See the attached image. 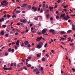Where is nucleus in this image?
<instances>
[{"mask_svg":"<svg viewBox=\"0 0 75 75\" xmlns=\"http://www.w3.org/2000/svg\"><path fill=\"white\" fill-rule=\"evenodd\" d=\"M1 4L2 6L4 5V6H6L8 4V3L6 1L4 0L1 2Z\"/></svg>","mask_w":75,"mask_h":75,"instance_id":"f257e3e1","label":"nucleus"},{"mask_svg":"<svg viewBox=\"0 0 75 75\" xmlns=\"http://www.w3.org/2000/svg\"><path fill=\"white\" fill-rule=\"evenodd\" d=\"M20 21L21 22L23 23L24 24H25L27 21V20L26 19H21L20 20Z\"/></svg>","mask_w":75,"mask_h":75,"instance_id":"f03ea898","label":"nucleus"},{"mask_svg":"<svg viewBox=\"0 0 75 75\" xmlns=\"http://www.w3.org/2000/svg\"><path fill=\"white\" fill-rule=\"evenodd\" d=\"M42 36H41L40 38H39V37H38L36 40L37 42H39L41 41V39H42Z\"/></svg>","mask_w":75,"mask_h":75,"instance_id":"7ed1b4c3","label":"nucleus"},{"mask_svg":"<svg viewBox=\"0 0 75 75\" xmlns=\"http://www.w3.org/2000/svg\"><path fill=\"white\" fill-rule=\"evenodd\" d=\"M47 31V29H43L42 31V34H44L46 33V32Z\"/></svg>","mask_w":75,"mask_h":75,"instance_id":"20e7f679","label":"nucleus"},{"mask_svg":"<svg viewBox=\"0 0 75 75\" xmlns=\"http://www.w3.org/2000/svg\"><path fill=\"white\" fill-rule=\"evenodd\" d=\"M38 8L36 7H35V6H33L32 8V9H34L33 11L34 12H36L38 10Z\"/></svg>","mask_w":75,"mask_h":75,"instance_id":"39448f33","label":"nucleus"},{"mask_svg":"<svg viewBox=\"0 0 75 75\" xmlns=\"http://www.w3.org/2000/svg\"><path fill=\"white\" fill-rule=\"evenodd\" d=\"M50 32L51 33H52L53 35H54L55 34V30H54L51 29L50 30Z\"/></svg>","mask_w":75,"mask_h":75,"instance_id":"423d86ee","label":"nucleus"},{"mask_svg":"<svg viewBox=\"0 0 75 75\" xmlns=\"http://www.w3.org/2000/svg\"><path fill=\"white\" fill-rule=\"evenodd\" d=\"M29 43V42L28 41H25L24 42V44L25 45H27Z\"/></svg>","mask_w":75,"mask_h":75,"instance_id":"0eeeda50","label":"nucleus"},{"mask_svg":"<svg viewBox=\"0 0 75 75\" xmlns=\"http://www.w3.org/2000/svg\"><path fill=\"white\" fill-rule=\"evenodd\" d=\"M37 48L38 49H40L42 48V47L39 44H38L37 45Z\"/></svg>","mask_w":75,"mask_h":75,"instance_id":"6e6552de","label":"nucleus"},{"mask_svg":"<svg viewBox=\"0 0 75 75\" xmlns=\"http://www.w3.org/2000/svg\"><path fill=\"white\" fill-rule=\"evenodd\" d=\"M21 46L22 47H27L26 46H25V45H24V43H22V44L21 45Z\"/></svg>","mask_w":75,"mask_h":75,"instance_id":"1a4fd4ad","label":"nucleus"},{"mask_svg":"<svg viewBox=\"0 0 75 75\" xmlns=\"http://www.w3.org/2000/svg\"><path fill=\"white\" fill-rule=\"evenodd\" d=\"M42 47L43 46V43L42 42H40L39 44Z\"/></svg>","mask_w":75,"mask_h":75,"instance_id":"9d476101","label":"nucleus"},{"mask_svg":"<svg viewBox=\"0 0 75 75\" xmlns=\"http://www.w3.org/2000/svg\"><path fill=\"white\" fill-rule=\"evenodd\" d=\"M38 68H36V69H34L33 70V71L34 72H36L38 71Z\"/></svg>","mask_w":75,"mask_h":75,"instance_id":"9b49d317","label":"nucleus"},{"mask_svg":"<svg viewBox=\"0 0 75 75\" xmlns=\"http://www.w3.org/2000/svg\"><path fill=\"white\" fill-rule=\"evenodd\" d=\"M19 40H17L16 42V45H19Z\"/></svg>","mask_w":75,"mask_h":75,"instance_id":"f8f14e48","label":"nucleus"},{"mask_svg":"<svg viewBox=\"0 0 75 75\" xmlns=\"http://www.w3.org/2000/svg\"><path fill=\"white\" fill-rule=\"evenodd\" d=\"M65 15V13L63 15V14H62L60 16L61 18H62V17H64Z\"/></svg>","mask_w":75,"mask_h":75,"instance_id":"ddd939ff","label":"nucleus"},{"mask_svg":"<svg viewBox=\"0 0 75 75\" xmlns=\"http://www.w3.org/2000/svg\"><path fill=\"white\" fill-rule=\"evenodd\" d=\"M1 34L2 35H4V32L3 31H2L1 32Z\"/></svg>","mask_w":75,"mask_h":75,"instance_id":"4468645a","label":"nucleus"},{"mask_svg":"<svg viewBox=\"0 0 75 75\" xmlns=\"http://www.w3.org/2000/svg\"><path fill=\"white\" fill-rule=\"evenodd\" d=\"M7 18H10V17H11V16L10 15L8 14L7 15Z\"/></svg>","mask_w":75,"mask_h":75,"instance_id":"2eb2a0df","label":"nucleus"},{"mask_svg":"<svg viewBox=\"0 0 75 75\" xmlns=\"http://www.w3.org/2000/svg\"><path fill=\"white\" fill-rule=\"evenodd\" d=\"M65 33H66V32H65L64 31H62L61 32V33L62 34H65Z\"/></svg>","mask_w":75,"mask_h":75,"instance_id":"dca6fc26","label":"nucleus"},{"mask_svg":"<svg viewBox=\"0 0 75 75\" xmlns=\"http://www.w3.org/2000/svg\"><path fill=\"white\" fill-rule=\"evenodd\" d=\"M71 32H72V30H69L68 31H67V33H70Z\"/></svg>","mask_w":75,"mask_h":75,"instance_id":"f3484780","label":"nucleus"},{"mask_svg":"<svg viewBox=\"0 0 75 75\" xmlns=\"http://www.w3.org/2000/svg\"><path fill=\"white\" fill-rule=\"evenodd\" d=\"M49 8L50 9L51 11L52 9L53 8V7H51L50 6L49 7Z\"/></svg>","mask_w":75,"mask_h":75,"instance_id":"a211bd4d","label":"nucleus"},{"mask_svg":"<svg viewBox=\"0 0 75 75\" xmlns=\"http://www.w3.org/2000/svg\"><path fill=\"white\" fill-rule=\"evenodd\" d=\"M38 34L39 35H42V33L39 32L38 33Z\"/></svg>","mask_w":75,"mask_h":75,"instance_id":"6ab92c4d","label":"nucleus"},{"mask_svg":"<svg viewBox=\"0 0 75 75\" xmlns=\"http://www.w3.org/2000/svg\"><path fill=\"white\" fill-rule=\"evenodd\" d=\"M31 6L30 5H29L28 6V9H30L31 8Z\"/></svg>","mask_w":75,"mask_h":75,"instance_id":"aec40b11","label":"nucleus"},{"mask_svg":"<svg viewBox=\"0 0 75 75\" xmlns=\"http://www.w3.org/2000/svg\"><path fill=\"white\" fill-rule=\"evenodd\" d=\"M28 47L29 48H30V47H31V45L30 44H28Z\"/></svg>","mask_w":75,"mask_h":75,"instance_id":"412c9836","label":"nucleus"},{"mask_svg":"<svg viewBox=\"0 0 75 75\" xmlns=\"http://www.w3.org/2000/svg\"><path fill=\"white\" fill-rule=\"evenodd\" d=\"M40 71H38L36 73V74L37 75L39 74H40Z\"/></svg>","mask_w":75,"mask_h":75,"instance_id":"4be33fe9","label":"nucleus"},{"mask_svg":"<svg viewBox=\"0 0 75 75\" xmlns=\"http://www.w3.org/2000/svg\"><path fill=\"white\" fill-rule=\"evenodd\" d=\"M27 66L28 67H31V65H30V64H28L27 65Z\"/></svg>","mask_w":75,"mask_h":75,"instance_id":"5701e85b","label":"nucleus"},{"mask_svg":"<svg viewBox=\"0 0 75 75\" xmlns=\"http://www.w3.org/2000/svg\"><path fill=\"white\" fill-rule=\"evenodd\" d=\"M11 51V48H9L8 49V51L10 52Z\"/></svg>","mask_w":75,"mask_h":75,"instance_id":"b1692460","label":"nucleus"},{"mask_svg":"<svg viewBox=\"0 0 75 75\" xmlns=\"http://www.w3.org/2000/svg\"><path fill=\"white\" fill-rule=\"evenodd\" d=\"M44 69L43 68V67H41L40 68V70L41 71H43V70Z\"/></svg>","mask_w":75,"mask_h":75,"instance_id":"393cba45","label":"nucleus"},{"mask_svg":"<svg viewBox=\"0 0 75 75\" xmlns=\"http://www.w3.org/2000/svg\"><path fill=\"white\" fill-rule=\"evenodd\" d=\"M45 4H44L42 6V7L43 8H45Z\"/></svg>","mask_w":75,"mask_h":75,"instance_id":"a878e982","label":"nucleus"},{"mask_svg":"<svg viewBox=\"0 0 75 75\" xmlns=\"http://www.w3.org/2000/svg\"><path fill=\"white\" fill-rule=\"evenodd\" d=\"M68 39L69 40H68V41L69 42L70 41V40L71 39V38H68Z\"/></svg>","mask_w":75,"mask_h":75,"instance_id":"bb28decb","label":"nucleus"},{"mask_svg":"<svg viewBox=\"0 0 75 75\" xmlns=\"http://www.w3.org/2000/svg\"><path fill=\"white\" fill-rule=\"evenodd\" d=\"M16 13H20V11L18 10L16 11Z\"/></svg>","mask_w":75,"mask_h":75,"instance_id":"cd10ccee","label":"nucleus"},{"mask_svg":"<svg viewBox=\"0 0 75 75\" xmlns=\"http://www.w3.org/2000/svg\"><path fill=\"white\" fill-rule=\"evenodd\" d=\"M8 53L7 52H6L5 54V55L6 56H7V55H8Z\"/></svg>","mask_w":75,"mask_h":75,"instance_id":"c85d7f7f","label":"nucleus"},{"mask_svg":"<svg viewBox=\"0 0 75 75\" xmlns=\"http://www.w3.org/2000/svg\"><path fill=\"white\" fill-rule=\"evenodd\" d=\"M40 13H42L43 12V11L42 10V9L41 8L40 10Z\"/></svg>","mask_w":75,"mask_h":75,"instance_id":"c756f323","label":"nucleus"},{"mask_svg":"<svg viewBox=\"0 0 75 75\" xmlns=\"http://www.w3.org/2000/svg\"><path fill=\"white\" fill-rule=\"evenodd\" d=\"M23 5L24 7L27 6H28V4H23Z\"/></svg>","mask_w":75,"mask_h":75,"instance_id":"7c9ffc66","label":"nucleus"},{"mask_svg":"<svg viewBox=\"0 0 75 75\" xmlns=\"http://www.w3.org/2000/svg\"><path fill=\"white\" fill-rule=\"evenodd\" d=\"M21 67V64H18V65L17 66V67Z\"/></svg>","mask_w":75,"mask_h":75,"instance_id":"2f4dec72","label":"nucleus"},{"mask_svg":"<svg viewBox=\"0 0 75 75\" xmlns=\"http://www.w3.org/2000/svg\"><path fill=\"white\" fill-rule=\"evenodd\" d=\"M3 27L5 28L6 27V25H2Z\"/></svg>","mask_w":75,"mask_h":75,"instance_id":"473e14b6","label":"nucleus"},{"mask_svg":"<svg viewBox=\"0 0 75 75\" xmlns=\"http://www.w3.org/2000/svg\"><path fill=\"white\" fill-rule=\"evenodd\" d=\"M23 69H24L25 70H26L27 69V68L25 67H23Z\"/></svg>","mask_w":75,"mask_h":75,"instance_id":"72a5a7b5","label":"nucleus"},{"mask_svg":"<svg viewBox=\"0 0 75 75\" xmlns=\"http://www.w3.org/2000/svg\"><path fill=\"white\" fill-rule=\"evenodd\" d=\"M19 33L18 32H16L15 33V35H18Z\"/></svg>","mask_w":75,"mask_h":75,"instance_id":"f704fd0d","label":"nucleus"},{"mask_svg":"<svg viewBox=\"0 0 75 75\" xmlns=\"http://www.w3.org/2000/svg\"><path fill=\"white\" fill-rule=\"evenodd\" d=\"M15 18H16V16L15 15H13L12 16V18H15Z\"/></svg>","mask_w":75,"mask_h":75,"instance_id":"c9c22d12","label":"nucleus"},{"mask_svg":"<svg viewBox=\"0 0 75 75\" xmlns=\"http://www.w3.org/2000/svg\"><path fill=\"white\" fill-rule=\"evenodd\" d=\"M8 34H6V35H5V36L6 37H8Z\"/></svg>","mask_w":75,"mask_h":75,"instance_id":"e433bc0d","label":"nucleus"},{"mask_svg":"<svg viewBox=\"0 0 75 75\" xmlns=\"http://www.w3.org/2000/svg\"><path fill=\"white\" fill-rule=\"evenodd\" d=\"M71 70H73L74 72H75V69L72 68Z\"/></svg>","mask_w":75,"mask_h":75,"instance_id":"4c0bfd02","label":"nucleus"},{"mask_svg":"<svg viewBox=\"0 0 75 75\" xmlns=\"http://www.w3.org/2000/svg\"><path fill=\"white\" fill-rule=\"evenodd\" d=\"M72 27H73V28H75V25L74 24H72Z\"/></svg>","mask_w":75,"mask_h":75,"instance_id":"58836bf2","label":"nucleus"},{"mask_svg":"<svg viewBox=\"0 0 75 75\" xmlns=\"http://www.w3.org/2000/svg\"><path fill=\"white\" fill-rule=\"evenodd\" d=\"M47 45V43H46L44 46L45 47H46Z\"/></svg>","mask_w":75,"mask_h":75,"instance_id":"ea45409f","label":"nucleus"},{"mask_svg":"<svg viewBox=\"0 0 75 75\" xmlns=\"http://www.w3.org/2000/svg\"><path fill=\"white\" fill-rule=\"evenodd\" d=\"M1 20H2V21H4L5 20L4 18H2Z\"/></svg>","mask_w":75,"mask_h":75,"instance_id":"a19ab883","label":"nucleus"},{"mask_svg":"<svg viewBox=\"0 0 75 75\" xmlns=\"http://www.w3.org/2000/svg\"><path fill=\"white\" fill-rule=\"evenodd\" d=\"M74 45V43H72V44H70V46H73V45Z\"/></svg>","mask_w":75,"mask_h":75,"instance_id":"79ce46f5","label":"nucleus"},{"mask_svg":"<svg viewBox=\"0 0 75 75\" xmlns=\"http://www.w3.org/2000/svg\"><path fill=\"white\" fill-rule=\"evenodd\" d=\"M20 25V23H17V25L19 26Z\"/></svg>","mask_w":75,"mask_h":75,"instance_id":"37998d69","label":"nucleus"},{"mask_svg":"<svg viewBox=\"0 0 75 75\" xmlns=\"http://www.w3.org/2000/svg\"><path fill=\"white\" fill-rule=\"evenodd\" d=\"M45 59L44 57L42 59V61H45Z\"/></svg>","mask_w":75,"mask_h":75,"instance_id":"c03bdc74","label":"nucleus"},{"mask_svg":"<svg viewBox=\"0 0 75 75\" xmlns=\"http://www.w3.org/2000/svg\"><path fill=\"white\" fill-rule=\"evenodd\" d=\"M37 57H40V55L39 54H38L37 55Z\"/></svg>","mask_w":75,"mask_h":75,"instance_id":"a18cd8bd","label":"nucleus"},{"mask_svg":"<svg viewBox=\"0 0 75 75\" xmlns=\"http://www.w3.org/2000/svg\"><path fill=\"white\" fill-rule=\"evenodd\" d=\"M14 49H12L11 50V52H14Z\"/></svg>","mask_w":75,"mask_h":75,"instance_id":"49530a36","label":"nucleus"},{"mask_svg":"<svg viewBox=\"0 0 75 75\" xmlns=\"http://www.w3.org/2000/svg\"><path fill=\"white\" fill-rule=\"evenodd\" d=\"M11 66L12 67H13V63H12L11 64Z\"/></svg>","mask_w":75,"mask_h":75,"instance_id":"de8ad7c7","label":"nucleus"},{"mask_svg":"<svg viewBox=\"0 0 75 75\" xmlns=\"http://www.w3.org/2000/svg\"><path fill=\"white\" fill-rule=\"evenodd\" d=\"M7 16V15L6 14H5V15H4L3 16L4 17V18H5V17H6Z\"/></svg>","mask_w":75,"mask_h":75,"instance_id":"09e8293b","label":"nucleus"},{"mask_svg":"<svg viewBox=\"0 0 75 75\" xmlns=\"http://www.w3.org/2000/svg\"><path fill=\"white\" fill-rule=\"evenodd\" d=\"M45 7L46 8H47L48 7V5L47 4L45 6Z\"/></svg>","mask_w":75,"mask_h":75,"instance_id":"8fccbe9b","label":"nucleus"},{"mask_svg":"<svg viewBox=\"0 0 75 75\" xmlns=\"http://www.w3.org/2000/svg\"><path fill=\"white\" fill-rule=\"evenodd\" d=\"M50 20L51 21H52L53 20V18L52 17H51L50 18Z\"/></svg>","mask_w":75,"mask_h":75,"instance_id":"3c124183","label":"nucleus"},{"mask_svg":"<svg viewBox=\"0 0 75 75\" xmlns=\"http://www.w3.org/2000/svg\"><path fill=\"white\" fill-rule=\"evenodd\" d=\"M42 40H44L45 41L46 40L45 39V38H42Z\"/></svg>","mask_w":75,"mask_h":75,"instance_id":"603ef678","label":"nucleus"},{"mask_svg":"<svg viewBox=\"0 0 75 75\" xmlns=\"http://www.w3.org/2000/svg\"><path fill=\"white\" fill-rule=\"evenodd\" d=\"M7 70H11V68H8Z\"/></svg>","mask_w":75,"mask_h":75,"instance_id":"864d4df0","label":"nucleus"},{"mask_svg":"<svg viewBox=\"0 0 75 75\" xmlns=\"http://www.w3.org/2000/svg\"><path fill=\"white\" fill-rule=\"evenodd\" d=\"M14 67H16V63H14Z\"/></svg>","mask_w":75,"mask_h":75,"instance_id":"5fc2aeb1","label":"nucleus"},{"mask_svg":"<svg viewBox=\"0 0 75 75\" xmlns=\"http://www.w3.org/2000/svg\"><path fill=\"white\" fill-rule=\"evenodd\" d=\"M65 3H63L62 4V6H64V5H65Z\"/></svg>","mask_w":75,"mask_h":75,"instance_id":"6e6d98bb","label":"nucleus"},{"mask_svg":"<svg viewBox=\"0 0 75 75\" xmlns=\"http://www.w3.org/2000/svg\"><path fill=\"white\" fill-rule=\"evenodd\" d=\"M47 18H48L49 17H50V15L49 14H48L47 15Z\"/></svg>","mask_w":75,"mask_h":75,"instance_id":"4d7b16f0","label":"nucleus"},{"mask_svg":"<svg viewBox=\"0 0 75 75\" xmlns=\"http://www.w3.org/2000/svg\"><path fill=\"white\" fill-rule=\"evenodd\" d=\"M29 31V30H25V32L26 33H28Z\"/></svg>","mask_w":75,"mask_h":75,"instance_id":"13d9d810","label":"nucleus"},{"mask_svg":"<svg viewBox=\"0 0 75 75\" xmlns=\"http://www.w3.org/2000/svg\"><path fill=\"white\" fill-rule=\"evenodd\" d=\"M2 11H3V10L2 9H1V10H0V14H1Z\"/></svg>","mask_w":75,"mask_h":75,"instance_id":"bf43d9fd","label":"nucleus"},{"mask_svg":"<svg viewBox=\"0 0 75 75\" xmlns=\"http://www.w3.org/2000/svg\"><path fill=\"white\" fill-rule=\"evenodd\" d=\"M57 5H56L54 7V8H55L57 7Z\"/></svg>","mask_w":75,"mask_h":75,"instance_id":"052dcab7","label":"nucleus"},{"mask_svg":"<svg viewBox=\"0 0 75 75\" xmlns=\"http://www.w3.org/2000/svg\"><path fill=\"white\" fill-rule=\"evenodd\" d=\"M41 9V8H38V11H40V9Z\"/></svg>","mask_w":75,"mask_h":75,"instance_id":"680f3d73","label":"nucleus"},{"mask_svg":"<svg viewBox=\"0 0 75 75\" xmlns=\"http://www.w3.org/2000/svg\"><path fill=\"white\" fill-rule=\"evenodd\" d=\"M68 6V5H67V6H64V8H65L67 7Z\"/></svg>","mask_w":75,"mask_h":75,"instance_id":"e2e57ef3","label":"nucleus"},{"mask_svg":"<svg viewBox=\"0 0 75 75\" xmlns=\"http://www.w3.org/2000/svg\"><path fill=\"white\" fill-rule=\"evenodd\" d=\"M46 56H47V58H48L49 57V55H48L47 54H46Z\"/></svg>","mask_w":75,"mask_h":75,"instance_id":"0e129e2a","label":"nucleus"},{"mask_svg":"<svg viewBox=\"0 0 75 75\" xmlns=\"http://www.w3.org/2000/svg\"><path fill=\"white\" fill-rule=\"evenodd\" d=\"M69 19V18H66L65 19V20L66 21H67Z\"/></svg>","mask_w":75,"mask_h":75,"instance_id":"69168bd1","label":"nucleus"},{"mask_svg":"<svg viewBox=\"0 0 75 75\" xmlns=\"http://www.w3.org/2000/svg\"><path fill=\"white\" fill-rule=\"evenodd\" d=\"M58 18H59V16H56V19H58Z\"/></svg>","mask_w":75,"mask_h":75,"instance_id":"338daca9","label":"nucleus"},{"mask_svg":"<svg viewBox=\"0 0 75 75\" xmlns=\"http://www.w3.org/2000/svg\"><path fill=\"white\" fill-rule=\"evenodd\" d=\"M4 69L5 70H7L8 69V68H4Z\"/></svg>","mask_w":75,"mask_h":75,"instance_id":"774afa93","label":"nucleus"}]
</instances>
